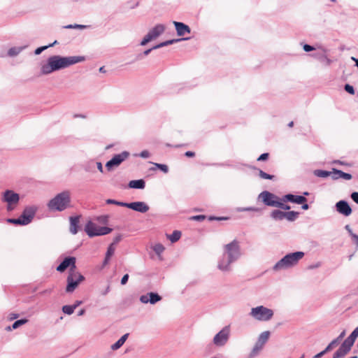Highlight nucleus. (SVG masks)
<instances>
[{
    "mask_svg": "<svg viewBox=\"0 0 358 358\" xmlns=\"http://www.w3.org/2000/svg\"><path fill=\"white\" fill-rule=\"evenodd\" d=\"M85 60V57L84 56L62 57L60 55H53L47 59L46 63L41 65V73L43 75H48Z\"/></svg>",
    "mask_w": 358,
    "mask_h": 358,
    "instance_id": "1",
    "label": "nucleus"
},
{
    "mask_svg": "<svg viewBox=\"0 0 358 358\" xmlns=\"http://www.w3.org/2000/svg\"><path fill=\"white\" fill-rule=\"evenodd\" d=\"M304 255V252L301 251L288 253L273 265L272 269L274 271L278 272L292 268L298 264Z\"/></svg>",
    "mask_w": 358,
    "mask_h": 358,
    "instance_id": "2",
    "label": "nucleus"
},
{
    "mask_svg": "<svg viewBox=\"0 0 358 358\" xmlns=\"http://www.w3.org/2000/svg\"><path fill=\"white\" fill-rule=\"evenodd\" d=\"M71 196L68 191H64L57 194L48 203L49 209L52 210L63 211L69 207Z\"/></svg>",
    "mask_w": 358,
    "mask_h": 358,
    "instance_id": "3",
    "label": "nucleus"
},
{
    "mask_svg": "<svg viewBox=\"0 0 358 358\" xmlns=\"http://www.w3.org/2000/svg\"><path fill=\"white\" fill-rule=\"evenodd\" d=\"M249 315L255 320L260 322H267L272 319L274 313L273 310L271 308L264 306H258L252 308Z\"/></svg>",
    "mask_w": 358,
    "mask_h": 358,
    "instance_id": "4",
    "label": "nucleus"
},
{
    "mask_svg": "<svg viewBox=\"0 0 358 358\" xmlns=\"http://www.w3.org/2000/svg\"><path fill=\"white\" fill-rule=\"evenodd\" d=\"M229 259L237 261L241 256L240 243L234 239L223 246V253Z\"/></svg>",
    "mask_w": 358,
    "mask_h": 358,
    "instance_id": "5",
    "label": "nucleus"
},
{
    "mask_svg": "<svg viewBox=\"0 0 358 358\" xmlns=\"http://www.w3.org/2000/svg\"><path fill=\"white\" fill-rule=\"evenodd\" d=\"M1 200L7 204L6 210L13 211L20 201V195L11 189H7L3 192Z\"/></svg>",
    "mask_w": 358,
    "mask_h": 358,
    "instance_id": "6",
    "label": "nucleus"
},
{
    "mask_svg": "<svg viewBox=\"0 0 358 358\" xmlns=\"http://www.w3.org/2000/svg\"><path fill=\"white\" fill-rule=\"evenodd\" d=\"M84 277L80 273L76 271H71L67 277V286H66V292H73L79 283L84 280Z\"/></svg>",
    "mask_w": 358,
    "mask_h": 358,
    "instance_id": "7",
    "label": "nucleus"
},
{
    "mask_svg": "<svg viewBox=\"0 0 358 358\" xmlns=\"http://www.w3.org/2000/svg\"><path fill=\"white\" fill-rule=\"evenodd\" d=\"M229 336L230 327L225 326L217 334H215L213 339V343L217 347H223L228 342Z\"/></svg>",
    "mask_w": 358,
    "mask_h": 358,
    "instance_id": "8",
    "label": "nucleus"
},
{
    "mask_svg": "<svg viewBox=\"0 0 358 358\" xmlns=\"http://www.w3.org/2000/svg\"><path fill=\"white\" fill-rule=\"evenodd\" d=\"M164 31H165V26L164 24H158L155 25L145 36V37L141 42V45H145L150 41L156 39L162 34H163Z\"/></svg>",
    "mask_w": 358,
    "mask_h": 358,
    "instance_id": "9",
    "label": "nucleus"
},
{
    "mask_svg": "<svg viewBox=\"0 0 358 358\" xmlns=\"http://www.w3.org/2000/svg\"><path fill=\"white\" fill-rule=\"evenodd\" d=\"M270 336V331H265L260 334L258 337L257 341L253 347L250 354V357H255L259 355L260 351L263 349L265 343L268 341Z\"/></svg>",
    "mask_w": 358,
    "mask_h": 358,
    "instance_id": "10",
    "label": "nucleus"
},
{
    "mask_svg": "<svg viewBox=\"0 0 358 358\" xmlns=\"http://www.w3.org/2000/svg\"><path fill=\"white\" fill-rule=\"evenodd\" d=\"M129 156L130 153L127 151H123L120 154L115 155L110 160L106 162V167L107 170L111 171L114 168L119 166Z\"/></svg>",
    "mask_w": 358,
    "mask_h": 358,
    "instance_id": "11",
    "label": "nucleus"
},
{
    "mask_svg": "<svg viewBox=\"0 0 358 358\" xmlns=\"http://www.w3.org/2000/svg\"><path fill=\"white\" fill-rule=\"evenodd\" d=\"M259 199H260L266 206L275 208H277L278 202L280 200V198L268 191L261 192L259 195Z\"/></svg>",
    "mask_w": 358,
    "mask_h": 358,
    "instance_id": "12",
    "label": "nucleus"
},
{
    "mask_svg": "<svg viewBox=\"0 0 358 358\" xmlns=\"http://www.w3.org/2000/svg\"><path fill=\"white\" fill-rule=\"evenodd\" d=\"M37 210V208L35 206H27L24 208L19 219L21 220L22 225H27L29 224Z\"/></svg>",
    "mask_w": 358,
    "mask_h": 358,
    "instance_id": "13",
    "label": "nucleus"
},
{
    "mask_svg": "<svg viewBox=\"0 0 358 358\" xmlns=\"http://www.w3.org/2000/svg\"><path fill=\"white\" fill-rule=\"evenodd\" d=\"M92 227H93V225L92 224V221H89L85 227V231L90 237L106 235L112 231L111 228L107 227H100V228L98 229V231L96 233H93L92 231Z\"/></svg>",
    "mask_w": 358,
    "mask_h": 358,
    "instance_id": "14",
    "label": "nucleus"
},
{
    "mask_svg": "<svg viewBox=\"0 0 358 358\" xmlns=\"http://www.w3.org/2000/svg\"><path fill=\"white\" fill-rule=\"evenodd\" d=\"M235 262L222 254L221 258L217 262V267L222 272L229 273L231 271V264Z\"/></svg>",
    "mask_w": 358,
    "mask_h": 358,
    "instance_id": "15",
    "label": "nucleus"
},
{
    "mask_svg": "<svg viewBox=\"0 0 358 358\" xmlns=\"http://www.w3.org/2000/svg\"><path fill=\"white\" fill-rule=\"evenodd\" d=\"M311 56L319 60L326 66H330L332 63V60L327 56V50L325 48H320L318 51L311 55Z\"/></svg>",
    "mask_w": 358,
    "mask_h": 358,
    "instance_id": "16",
    "label": "nucleus"
},
{
    "mask_svg": "<svg viewBox=\"0 0 358 358\" xmlns=\"http://www.w3.org/2000/svg\"><path fill=\"white\" fill-rule=\"evenodd\" d=\"M76 259L74 257H66L61 264L57 267V271L59 272L64 271L69 266L71 271H76Z\"/></svg>",
    "mask_w": 358,
    "mask_h": 358,
    "instance_id": "17",
    "label": "nucleus"
},
{
    "mask_svg": "<svg viewBox=\"0 0 358 358\" xmlns=\"http://www.w3.org/2000/svg\"><path fill=\"white\" fill-rule=\"evenodd\" d=\"M125 207L141 213H145L150 209L149 206L143 201L126 203Z\"/></svg>",
    "mask_w": 358,
    "mask_h": 358,
    "instance_id": "18",
    "label": "nucleus"
},
{
    "mask_svg": "<svg viewBox=\"0 0 358 358\" xmlns=\"http://www.w3.org/2000/svg\"><path fill=\"white\" fill-rule=\"evenodd\" d=\"M161 299L162 297L155 292H149L147 294L140 296V301L143 303H150L151 304H155L157 302L161 301Z\"/></svg>",
    "mask_w": 358,
    "mask_h": 358,
    "instance_id": "19",
    "label": "nucleus"
},
{
    "mask_svg": "<svg viewBox=\"0 0 358 358\" xmlns=\"http://www.w3.org/2000/svg\"><path fill=\"white\" fill-rule=\"evenodd\" d=\"M336 210L341 215L349 216L352 213V208L348 203L344 200H341L336 203Z\"/></svg>",
    "mask_w": 358,
    "mask_h": 358,
    "instance_id": "20",
    "label": "nucleus"
},
{
    "mask_svg": "<svg viewBox=\"0 0 358 358\" xmlns=\"http://www.w3.org/2000/svg\"><path fill=\"white\" fill-rule=\"evenodd\" d=\"M281 200L282 201H290L297 204H302L307 201L306 198L303 196L293 195L291 194L285 195L282 198H281Z\"/></svg>",
    "mask_w": 358,
    "mask_h": 358,
    "instance_id": "21",
    "label": "nucleus"
},
{
    "mask_svg": "<svg viewBox=\"0 0 358 358\" xmlns=\"http://www.w3.org/2000/svg\"><path fill=\"white\" fill-rule=\"evenodd\" d=\"M173 23L175 25L178 36H184L185 34L190 33V28L187 24L176 21Z\"/></svg>",
    "mask_w": 358,
    "mask_h": 358,
    "instance_id": "22",
    "label": "nucleus"
},
{
    "mask_svg": "<svg viewBox=\"0 0 358 358\" xmlns=\"http://www.w3.org/2000/svg\"><path fill=\"white\" fill-rule=\"evenodd\" d=\"M79 219H80V217L78 216L70 217V218H69V221H70L69 231L73 235L76 234L78 232Z\"/></svg>",
    "mask_w": 358,
    "mask_h": 358,
    "instance_id": "23",
    "label": "nucleus"
},
{
    "mask_svg": "<svg viewBox=\"0 0 358 358\" xmlns=\"http://www.w3.org/2000/svg\"><path fill=\"white\" fill-rule=\"evenodd\" d=\"M351 350L347 348L343 344H341L340 348L334 354L332 358H342L344 357Z\"/></svg>",
    "mask_w": 358,
    "mask_h": 358,
    "instance_id": "24",
    "label": "nucleus"
},
{
    "mask_svg": "<svg viewBox=\"0 0 358 358\" xmlns=\"http://www.w3.org/2000/svg\"><path fill=\"white\" fill-rule=\"evenodd\" d=\"M270 216L275 221H281L285 219V212L280 210H274L271 213Z\"/></svg>",
    "mask_w": 358,
    "mask_h": 358,
    "instance_id": "25",
    "label": "nucleus"
},
{
    "mask_svg": "<svg viewBox=\"0 0 358 358\" xmlns=\"http://www.w3.org/2000/svg\"><path fill=\"white\" fill-rule=\"evenodd\" d=\"M145 185V181L141 179L131 180L129 183V187L134 189H143Z\"/></svg>",
    "mask_w": 358,
    "mask_h": 358,
    "instance_id": "26",
    "label": "nucleus"
},
{
    "mask_svg": "<svg viewBox=\"0 0 358 358\" xmlns=\"http://www.w3.org/2000/svg\"><path fill=\"white\" fill-rule=\"evenodd\" d=\"M115 250V246L114 245V243L110 244V245L108 248L107 252L106 253V257L103 261V264L106 265L109 261L110 257L113 255Z\"/></svg>",
    "mask_w": 358,
    "mask_h": 358,
    "instance_id": "27",
    "label": "nucleus"
},
{
    "mask_svg": "<svg viewBox=\"0 0 358 358\" xmlns=\"http://www.w3.org/2000/svg\"><path fill=\"white\" fill-rule=\"evenodd\" d=\"M187 39H188V38H178V39L169 40V41L160 43L153 46L152 49H158V48H162V47H164V46H166V45H171V44H173L175 43L181 41L182 40H187Z\"/></svg>",
    "mask_w": 358,
    "mask_h": 358,
    "instance_id": "28",
    "label": "nucleus"
},
{
    "mask_svg": "<svg viewBox=\"0 0 358 358\" xmlns=\"http://www.w3.org/2000/svg\"><path fill=\"white\" fill-rule=\"evenodd\" d=\"M129 336V334H124L117 342L111 345L113 350H116L123 345Z\"/></svg>",
    "mask_w": 358,
    "mask_h": 358,
    "instance_id": "29",
    "label": "nucleus"
},
{
    "mask_svg": "<svg viewBox=\"0 0 358 358\" xmlns=\"http://www.w3.org/2000/svg\"><path fill=\"white\" fill-rule=\"evenodd\" d=\"M299 216V213L296 211L285 212V219L289 222L294 221Z\"/></svg>",
    "mask_w": 358,
    "mask_h": 358,
    "instance_id": "30",
    "label": "nucleus"
},
{
    "mask_svg": "<svg viewBox=\"0 0 358 358\" xmlns=\"http://www.w3.org/2000/svg\"><path fill=\"white\" fill-rule=\"evenodd\" d=\"M181 236V232L180 231H174L171 234L167 235L168 238L172 242L175 243L178 241Z\"/></svg>",
    "mask_w": 358,
    "mask_h": 358,
    "instance_id": "31",
    "label": "nucleus"
},
{
    "mask_svg": "<svg viewBox=\"0 0 358 358\" xmlns=\"http://www.w3.org/2000/svg\"><path fill=\"white\" fill-rule=\"evenodd\" d=\"M313 173L315 176L319 178H327L331 175L330 171L321 169L315 170Z\"/></svg>",
    "mask_w": 358,
    "mask_h": 358,
    "instance_id": "32",
    "label": "nucleus"
},
{
    "mask_svg": "<svg viewBox=\"0 0 358 358\" xmlns=\"http://www.w3.org/2000/svg\"><path fill=\"white\" fill-rule=\"evenodd\" d=\"M24 47H13L10 48L8 51V55L10 57H14L17 55L20 52L22 51Z\"/></svg>",
    "mask_w": 358,
    "mask_h": 358,
    "instance_id": "33",
    "label": "nucleus"
},
{
    "mask_svg": "<svg viewBox=\"0 0 358 358\" xmlns=\"http://www.w3.org/2000/svg\"><path fill=\"white\" fill-rule=\"evenodd\" d=\"M87 27H88V26H87V25L78 24H68V25H66V26L63 27V28L68 29H86Z\"/></svg>",
    "mask_w": 358,
    "mask_h": 358,
    "instance_id": "34",
    "label": "nucleus"
},
{
    "mask_svg": "<svg viewBox=\"0 0 358 358\" xmlns=\"http://www.w3.org/2000/svg\"><path fill=\"white\" fill-rule=\"evenodd\" d=\"M355 342V340L350 337V336L343 342L342 344L345 345L347 348L351 350L352 347L353 346L354 343Z\"/></svg>",
    "mask_w": 358,
    "mask_h": 358,
    "instance_id": "35",
    "label": "nucleus"
},
{
    "mask_svg": "<svg viewBox=\"0 0 358 358\" xmlns=\"http://www.w3.org/2000/svg\"><path fill=\"white\" fill-rule=\"evenodd\" d=\"M152 249L158 255H159L164 252L165 248L162 244L157 243L153 246Z\"/></svg>",
    "mask_w": 358,
    "mask_h": 358,
    "instance_id": "36",
    "label": "nucleus"
},
{
    "mask_svg": "<svg viewBox=\"0 0 358 358\" xmlns=\"http://www.w3.org/2000/svg\"><path fill=\"white\" fill-rule=\"evenodd\" d=\"M94 166L95 164L94 162H88L84 165V169L87 172H94Z\"/></svg>",
    "mask_w": 358,
    "mask_h": 358,
    "instance_id": "37",
    "label": "nucleus"
},
{
    "mask_svg": "<svg viewBox=\"0 0 358 358\" xmlns=\"http://www.w3.org/2000/svg\"><path fill=\"white\" fill-rule=\"evenodd\" d=\"M28 322V320L27 319H21V320H18L17 321H15L13 324H12V328L13 329H17L18 327H20V326L26 324Z\"/></svg>",
    "mask_w": 358,
    "mask_h": 358,
    "instance_id": "38",
    "label": "nucleus"
},
{
    "mask_svg": "<svg viewBox=\"0 0 358 358\" xmlns=\"http://www.w3.org/2000/svg\"><path fill=\"white\" fill-rule=\"evenodd\" d=\"M339 342L338 341V339H334L330 342V343L327 346V348L324 349L326 352H328L331 351L333 348H334L336 346L338 345Z\"/></svg>",
    "mask_w": 358,
    "mask_h": 358,
    "instance_id": "39",
    "label": "nucleus"
},
{
    "mask_svg": "<svg viewBox=\"0 0 358 358\" xmlns=\"http://www.w3.org/2000/svg\"><path fill=\"white\" fill-rule=\"evenodd\" d=\"M74 310L75 306L66 305L62 307V311L67 315H71Z\"/></svg>",
    "mask_w": 358,
    "mask_h": 358,
    "instance_id": "40",
    "label": "nucleus"
},
{
    "mask_svg": "<svg viewBox=\"0 0 358 358\" xmlns=\"http://www.w3.org/2000/svg\"><path fill=\"white\" fill-rule=\"evenodd\" d=\"M56 43H57V41H55L52 44L38 48L35 50L34 53H35V55H40L43 50H45V49H47L49 47L53 46Z\"/></svg>",
    "mask_w": 358,
    "mask_h": 358,
    "instance_id": "41",
    "label": "nucleus"
},
{
    "mask_svg": "<svg viewBox=\"0 0 358 358\" xmlns=\"http://www.w3.org/2000/svg\"><path fill=\"white\" fill-rule=\"evenodd\" d=\"M259 176L261 178L268 179V180H272L274 178L273 175L268 174L262 170H259Z\"/></svg>",
    "mask_w": 358,
    "mask_h": 358,
    "instance_id": "42",
    "label": "nucleus"
},
{
    "mask_svg": "<svg viewBox=\"0 0 358 358\" xmlns=\"http://www.w3.org/2000/svg\"><path fill=\"white\" fill-rule=\"evenodd\" d=\"M106 203H108V204H115V205H117V206H122V207H125V205H126L125 202L118 201H116V200H114V199H107L106 200Z\"/></svg>",
    "mask_w": 358,
    "mask_h": 358,
    "instance_id": "43",
    "label": "nucleus"
},
{
    "mask_svg": "<svg viewBox=\"0 0 358 358\" xmlns=\"http://www.w3.org/2000/svg\"><path fill=\"white\" fill-rule=\"evenodd\" d=\"M337 172L340 175V178H343L345 180H349L352 178V175L350 173H345L342 171Z\"/></svg>",
    "mask_w": 358,
    "mask_h": 358,
    "instance_id": "44",
    "label": "nucleus"
},
{
    "mask_svg": "<svg viewBox=\"0 0 358 358\" xmlns=\"http://www.w3.org/2000/svg\"><path fill=\"white\" fill-rule=\"evenodd\" d=\"M337 171H341V170L332 169V171H330V176L332 178L333 180H338L340 178V175L338 173Z\"/></svg>",
    "mask_w": 358,
    "mask_h": 358,
    "instance_id": "45",
    "label": "nucleus"
},
{
    "mask_svg": "<svg viewBox=\"0 0 358 358\" xmlns=\"http://www.w3.org/2000/svg\"><path fill=\"white\" fill-rule=\"evenodd\" d=\"M285 201H282L281 199L278 202V204L277 206V208H280L281 209H283V210H289L290 209V206L287 205V204H285Z\"/></svg>",
    "mask_w": 358,
    "mask_h": 358,
    "instance_id": "46",
    "label": "nucleus"
},
{
    "mask_svg": "<svg viewBox=\"0 0 358 358\" xmlns=\"http://www.w3.org/2000/svg\"><path fill=\"white\" fill-rule=\"evenodd\" d=\"M158 169H159L161 171H162L164 173H167L169 171L168 166L165 164H154Z\"/></svg>",
    "mask_w": 358,
    "mask_h": 358,
    "instance_id": "47",
    "label": "nucleus"
},
{
    "mask_svg": "<svg viewBox=\"0 0 358 358\" xmlns=\"http://www.w3.org/2000/svg\"><path fill=\"white\" fill-rule=\"evenodd\" d=\"M345 90L348 92L349 94H355V89L353 87V86L349 85V84H346L345 85Z\"/></svg>",
    "mask_w": 358,
    "mask_h": 358,
    "instance_id": "48",
    "label": "nucleus"
},
{
    "mask_svg": "<svg viewBox=\"0 0 358 358\" xmlns=\"http://www.w3.org/2000/svg\"><path fill=\"white\" fill-rule=\"evenodd\" d=\"M7 222L11 223V224H18V225H22L21 220L19 219V217L17 219L8 218L7 220Z\"/></svg>",
    "mask_w": 358,
    "mask_h": 358,
    "instance_id": "49",
    "label": "nucleus"
},
{
    "mask_svg": "<svg viewBox=\"0 0 358 358\" xmlns=\"http://www.w3.org/2000/svg\"><path fill=\"white\" fill-rule=\"evenodd\" d=\"M206 219V216L203 215H194L191 217V220L196 221H203Z\"/></svg>",
    "mask_w": 358,
    "mask_h": 358,
    "instance_id": "50",
    "label": "nucleus"
},
{
    "mask_svg": "<svg viewBox=\"0 0 358 358\" xmlns=\"http://www.w3.org/2000/svg\"><path fill=\"white\" fill-rule=\"evenodd\" d=\"M240 210L241 211H254V212H258V211H259V209L258 208H255V207H248V208H242Z\"/></svg>",
    "mask_w": 358,
    "mask_h": 358,
    "instance_id": "51",
    "label": "nucleus"
},
{
    "mask_svg": "<svg viewBox=\"0 0 358 358\" xmlns=\"http://www.w3.org/2000/svg\"><path fill=\"white\" fill-rule=\"evenodd\" d=\"M138 156L142 158H148L150 157V152L148 150H143Z\"/></svg>",
    "mask_w": 358,
    "mask_h": 358,
    "instance_id": "52",
    "label": "nucleus"
},
{
    "mask_svg": "<svg viewBox=\"0 0 358 358\" xmlns=\"http://www.w3.org/2000/svg\"><path fill=\"white\" fill-rule=\"evenodd\" d=\"M303 48L305 52H310V51L315 50V48L314 47H313L310 45H308V44L303 45Z\"/></svg>",
    "mask_w": 358,
    "mask_h": 358,
    "instance_id": "53",
    "label": "nucleus"
},
{
    "mask_svg": "<svg viewBox=\"0 0 358 358\" xmlns=\"http://www.w3.org/2000/svg\"><path fill=\"white\" fill-rule=\"evenodd\" d=\"M351 199L358 204V192H355L351 194Z\"/></svg>",
    "mask_w": 358,
    "mask_h": 358,
    "instance_id": "54",
    "label": "nucleus"
},
{
    "mask_svg": "<svg viewBox=\"0 0 358 358\" xmlns=\"http://www.w3.org/2000/svg\"><path fill=\"white\" fill-rule=\"evenodd\" d=\"M268 157V153H263L257 159L258 161H264L266 160Z\"/></svg>",
    "mask_w": 358,
    "mask_h": 358,
    "instance_id": "55",
    "label": "nucleus"
},
{
    "mask_svg": "<svg viewBox=\"0 0 358 358\" xmlns=\"http://www.w3.org/2000/svg\"><path fill=\"white\" fill-rule=\"evenodd\" d=\"M94 164L96 166L97 169L101 173H103V165H102L101 162H97L94 163Z\"/></svg>",
    "mask_w": 358,
    "mask_h": 358,
    "instance_id": "56",
    "label": "nucleus"
},
{
    "mask_svg": "<svg viewBox=\"0 0 358 358\" xmlns=\"http://www.w3.org/2000/svg\"><path fill=\"white\" fill-rule=\"evenodd\" d=\"M128 279H129V275L128 274H125L121 279V284L122 285H125L127 281H128Z\"/></svg>",
    "mask_w": 358,
    "mask_h": 358,
    "instance_id": "57",
    "label": "nucleus"
},
{
    "mask_svg": "<svg viewBox=\"0 0 358 358\" xmlns=\"http://www.w3.org/2000/svg\"><path fill=\"white\" fill-rule=\"evenodd\" d=\"M326 353H327L326 351L324 350L322 352H320L317 353V355H315L313 358H321Z\"/></svg>",
    "mask_w": 358,
    "mask_h": 358,
    "instance_id": "58",
    "label": "nucleus"
},
{
    "mask_svg": "<svg viewBox=\"0 0 358 358\" xmlns=\"http://www.w3.org/2000/svg\"><path fill=\"white\" fill-rule=\"evenodd\" d=\"M345 336V330H343L340 335L336 338L338 339V341L340 343L341 339Z\"/></svg>",
    "mask_w": 358,
    "mask_h": 358,
    "instance_id": "59",
    "label": "nucleus"
},
{
    "mask_svg": "<svg viewBox=\"0 0 358 358\" xmlns=\"http://www.w3.org/2000/svg\"><path fill=\"white\" fill-rule=\"evenodd\" d=\"M92 224L93 225V227L92 228V232L93 233H96L98 231V229L100 228L99 226H97L96 224H94V222H92Z\"/></svg>",
    "mask_w": 358,
    "mask_h": 358,
    "instance_id": "60",
    "label": "nucleus"
},
{
    "mask_svg": "<svg viewBox=\"0 0 358 358\" xmlns=\"http://www.w3.org/2000/svg\"><path fill=\"white\" fill-rule=\"evenodd\" d=\"M121 239H122V236H121L120 235L117 236L114 238V240H113V243H114V245H115L116 243H119V242L121 241Z\"/></svg>",
    "mask_w": 358,
    "mask_h": 358,
    "instance_id": "61",
    "label": "nucleus"
},
{
    "mask_svg": "<svg viewBox=\"0 0 358 358\" xmlns=\"http://www.w3.org/2000/svg\"><path fill=\"white\" fill-rule=\"evenodd\" d=\"M18 317V314L11 313L9 315V320H13Z\"/></svg>",
    "mask_w": 358,
    "mask_h": 358,
    "instance_id": "62",
    "label": "nucleus"
},
{
    "mask_svg": "<svg viewBox=\"0 0 358 358\" xmlns=\"http://www.w3.org/2000/svg\"><path fill=\"white\" fill-rule=\"evenodd\" d=\"M185 155L186 157H194L195 155L194 152H192V151H187L185 153Z\"/></svg>",
    "mask_w": 358,
    "mask_h": 358,
    "instance_id": "63",
    "label": "nucleus"
},
{
    "mask_svg": "<svg viewBox=\"0 0 358 358\" xmlns=\"http://www.w3.org/2000/svg\"><path fill=\"white\" fill-rule=\"evenodd\" d=\"M345 229L348 231V233H349V234H350V236H352V234H353V233H352V229H351V228H350V225H348H348H346V226L345 227Z\"/></svg>",
    "mask_w": 358,
    "mask_h": 358,
    "instance_id": "64",
    "label": "nucleus"
}]
</instances>
